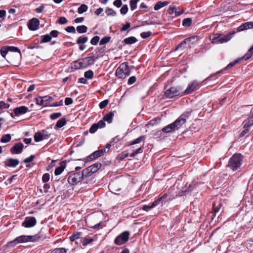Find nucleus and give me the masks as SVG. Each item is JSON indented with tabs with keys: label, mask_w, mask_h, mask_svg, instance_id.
Listing matches in <instances>:
<instances>
[{
	"label": "nucleus",
	"mask_w": 253,
	"mask_h": 253,
	"mask_svg": "<svg viewBox=\"0 0 253 253\" xmlns=\"http://www.w3.org/2000/svg\"><path fill=\"white\" fill-rule=\"evenodd\" d=\"M185 123L183 122V120L180 119L179 117L173 123L163 128L162 130L165 133L173 132L179 129Z\"/></svg>",
	"instance_id": "f03ea898"
},
{
	"label": "nucleus",
	"mask_w": 253,
	"mask_h": 253,
	"mask_svg": "<svg viewBox=\"0 0 253 253\" xmlns=\"http://www.w3.org/2000/svg\"><path fill=\"white\" fill-rule=\"evenodd\" d=\"M128 11V7L126 4L124 5L120 10L122 14H126Z\"/></svg>",
	"instance_id": "864d4df0"
},
{
	"label": "nucleus",
	"mask_w": 253,
	"mask_h": 253,
	"mask_svg": "<svg viewBox=\"0 0 253 253\" xmlns=\"http://www.w3.org/2000/svg\"><path fill=\"white\" fill-rule=\"evenodd\" d=\"M130 232L128 231H126L118 236L114 240V243L116 245L120 246L126 243L129 238Z\"/></svg>",
	"instance_id": "423d86ee"
},
{
	"label": "nucleus",
	"mask_w": 253,
	"mask_h": 253,
	"mask_svg": "<svg viewBox=\"0 0 253 253\" xmlns=\"http://www.w3.org/2000/svg\"><path fill=\"white\" fill-rule=\"evenodd\" d=\"M24 145L22 143H16L10 149V152L12 154H20L22 152Z\"/></svg>",
	"instance_id": "ddd939ff"
},
{
	"label": "nucleus",
	"mask_w": 253,
	"mask_h": 253,
	"mask_svg": "<svg viewBox=\"0 0 253 253\" xmlns=\"http://www.w3.org/2000/svg\"><path fill=\"white\" fill-rule=\"evenodd\" d=\"M81 236V233H76L75 234H74L73 235H72L70 237V240L71 241H74L75 240H76V239H78L80 238Z\"/></svg>",
	"instance_id": "8fccbe9b"
},
{
	"label": "nucleus",
	"mask_w": 253,
	"mask_h": 253,
	"mask_svg": "<svg viewBox=\"0 0 253 253\" xmlns=\"http://www.w3.org/2000/svg\"><path fill=\"white\" fill-rule=\"evenodd\" d=\"M73 99L70 97H67L65 99V104L66 105H69L73 103Z\"/></svg>",
	"instance_id": "69168bd1"
},
{
	"label": "nucleus",
	"mask_w": 253,
	"mask_h": 253,
	"mask_svg": "<svg viewBox=\"0 0 253 253\" xmlns=\"http://www.w3.org/2000/svg\"><path fill=\"white\" fill-rule=\"evenodd\" d=\"M101 156V152H100V151L99 150L93 152L91 155H90L89 158L91 160H94Z\"/></svg>",
	"instance_id": "72a5a7b5"
},
{
	"label": "nucleus",
	"mask_w": 253,
	"mask_h": 253,
	"mask_svg": "<svg viewBox=\"0 0 253 253\" xmlns=\"http://www.w3.org/2000/svg\"><path fill=\"white\" fill-rule=\"evenodd\" d=\"M242 156L240 154L234 155L230 159L228 166L233 170L238 169L241 165Z\"/></svg>",
	"instance_id": "20e7f679"
},
{
	"label": "nucleus",
	"mask_w": 253,
	"mask_h": 253,
	"mask_svg": "<svg viewBox=\"0 0 253 253\" xmlns=\"http://www.w3.org/2000/svg\"><path fill=\"white\" fill-rule=\"evenodd\" d=\"M34 158H35V156L34 155H31L29 157L27 158L26 159H25L24 160V162L25 163H31V162H32L34 160Z\"/></svg>",
	"instance_id": "680f3d73"
},
{
	"label": "nucleus",
	"mask_w": 253,
	"mask_h": 253,
	"mask_svg": "<svg viewBox=\"0 0 253 253\" xmlns=\"http://www.w3.org/2000/svg\"><path fill=\"white\" fill-rule=\"evenodd\" d=\"M50 178V175L48 173H45L43 175L42 180L43 182H46L49 181Z\"/></svg>",
	"instance_id": "13d9d810"
},
{
	"label": "nucleus",
	"mask_w": 253,
	"mask_h": 253,
	"mask_svg": "<svg viewBox=\"0 0 253 253\" xmlns=\"http://www.w3.org/2000/svg\"><path fill=\"white\" fill-rule=\"evenodd\" d=\"M61 115H62V114L60 112L54 113L50 115V118L52 120H55V119L60 117Z\"/></svg>",
	"instance_id": "09e8293b"
},
{
	"label": "nucleus",
	"mask_w": 253,
	"mask_h": 253,
	"mask_svg": "<svg viewBox=\"0 0 253 253\" xmlns=\"http://www.w3.org/2000/svg\"><path fill=\"white\" fill-rule=\"evenodd\" d=\"M94 73L92 70H88L84 74V76L88 79H91L93 77Z\"/></svg>",
	"instance_id": "e433bc0d"
},
{
	"label": "nucleus",
	"mask_w": 253,
	"mask_h": 253,
	"mask_svg": "<svg viewBox=\"0 0 253 253\" xmlns=\"http://www.w3.org/2000/svg\"><path fill=\"white\" fill-rule=\"evenodd\" d=\"M50 253H66V250L64 248H56Z\"/></svg>",
	"instance_id": "a18cd8bd"
},
{
	"label": "nucleus",
	"mask_w": 253,
	"mask_h": 253,
	"mask_svg": "<svg viewBox=\"0 0 253 253\" xmlns=\"http://www.w3.org/2000/svg\"><path fill=\"white\" fill-rule=\"evenodd\" d=\"M152 32L150 31L144 32L141 33L140 36L143 39H146L151 36Z\"/></svg>",
	"instance_id": "49530a36"
},
{
	"label": "nucleus",
	"mask_w": 253,
	"mask_h": 253,
	"mask_svg": "<svg viewBox=\"0 0 253 253\" xmlns=\"http://www.w3.org/2000/svg\"><path fill=\"white\" fill-rule=\"evenodd\" d=\"M253 55V49L251 48L249 49L248 52L244 55V56L242 57V59H244L245 60H248L250 59Z\"/></svg>",
	"instance_id": "c85d7f7f"
},
{
	"label": "nucleus",
	"mask_w": 253,
	"mask_h": 253,
	"mask_svg": "<svg viewBox=\"0 0 253 253\" xmlns=\"http://www.w3.org/2000/svg\"><path fill=\"white\" fill-rule=\"evenodd\" d=\"M137 41L136 38L134 37H130L126 38L124 40V42L127 44H131L135 43Z\"/></svg>",
	"instance_id": "4be33fe9"
},
{
	"label": "nucleus",
	"mask_w": 253,
	"mask_h": 253,
	"mask_svg": "<svg viewBox=\"0 0 253 253\" xmlns=\"http://www.w3.org/2000/svg\"><path fill=\"white\" fill-rule=\"evenodd\" d=\"M142 147H140L139 148L132 151V153L130 154L131 157H134L139 153H142Z\"/></svg>",
	"instance_id": "2f4dec72"
},
{
	"label": "nucleus",
	"mask_w": 253,
	"mask_h": 253,
	"mask_svg": "<svg viewBox=\"0 0 253 253\" xmlns=\"http://www.w3.org/2000/svg\"><path fill=\"white\" fill-rule=\"evenodd\" d=\"M9 51L8 46H3L0 49V54L3 57H5L8 51Z\"/></svg>",
	"instance_id": "a19ab883"
},
{
	"label": "nucleus",
	"mask_w": 253,
	"mask_h": 253,
	"mask_svg": "<svg viewBox=\"0 0 253 253\" xmlns=\"http://www.w3.org/2000/svg\"><path fill=\"white\" fill-rule=\"evenodd\" d=\"M192 24V19L190 18H185L183 20L182 25L185 27H189Z\"/></svg>",
	"instance_id": "58836bf2"
},
{
	"label": "nucleus",
	"mask_w": 253,
	"mask_h": 253,
	"mask_svg": "<svg viewBox=\"0 0 253 253\" xmlns=\"http://www.w3.org/2000/svg\"><path fill=\"white\" fill-rule=\"evenodd\" d=\"M50 133L45 130H42L35 133L34 135V140L38 142L49 138Z\"/></svg>",
	"instance_id": "0eeeda50"
},
{
	"label": "nucleus",
	"mask_w": 253,
	"mask_h": 253,
	"mask_svg": "<svg viewBox=\"0 0 253 253\" xmlns=\"http://www.w3.org/2000/svg\"><path fill=\"white\" fill-rule=\"evenodd\" d=\"M253 55V49L251 48L249 49L248 52L244 55V56L242 57V59H244L245 60H248L250 59Z\"/></svg>",
	"instance_id": "cd10ccee"
},
{
	"label": "nucleus",
	"mask_w": 253,
	"mask_h": 253,
	"mask_svg": "<svg viewBox=\"0 0 253 253\" xmlns=\"http://www.w3.org/2000/svg\"><path fill=\"white\" fill-rule=\"evenodd\" d=\"M253 125V120H249L247 122H245V124L244 125V128H248L249 127L252 126Z\"/></svg>",
	"instance_id": "3c124183"
},
{
	"label": "nucleus",
	"mask_w": 253,
	"mask_h": 253,
	"mask_svg": "<svg viewBox=\"0 0 253 253\" xmlns=\"http://www.w3.org/2000/svg\"><path fill=\"white\" fill-rule=\"evenodd\" d=\"M88 40V38L86 36H81L77 40V42L78 44H82L85 43Z\"/></svg>",
	"instance_id": "c9c22d12"
},
{
	"label": "nucleus",
	"mask_w": 253,
	"mask_h": 253,
	"mask_svg": "<svg viewBox=\"0 0 253 253\" xmlns=\"http://www.w3.org/2000/svg\"><path fill=\"white\" fill-rule=\"evenodd\" d=\"M37 223V220L34 217H27L22 223V226L26 228L34 226Z\"/></svg>",
	"instance_id": "9b49d317"
},
{
	"label": "nucleus",
	"mask_w": 253,
	"mask_h": 253,
	"mask_svg": "<svg viewBox=\"0 0 253 253\" xmlns=\"http://www.w3.org/2000/svg\"><path fill=\"white\" fill-rule=\"evenodd\" d=\"M11 139V136L9 134L3 135L1 138L0 141L2 143H7L9 142Z\"/></svg>",
	"instance_id": "bb28decb"
},
{
	"label": "nucleus",
	"mask_w": 253,
	"mask_h": 253,
	"mask_svg": "<svg viewBox=\"0 0 253 253\" xmlns=\"http://www.w3.org/2000/svg\"><path fill=\"white\" fill-rule=\"evenodd\" d=\"M9 106V104H7L3 101H0V111L1 112L3 109L8 108Z\"/></svg>",
	"instance_id": "37998d69"
},
{
	"label": "nucleus",
	"mask_w": 253,
	"mask_h": 253,
	"mask_svg": "<svg viewBox=\"0 0 253 253\" xmlns=\"http://www.w3.org/2000/svg\"><path fill=\"white\" fill-rule=\"evenodd\" d=\"M145 139V136H140L138 138L135 139L133 141H132L131 143V145H134L137 143H139L143 141H144Z\"/></svg>",
	"instance_id": "79ce46f5"
},
{
	"label": "nucleus",
	"mask_w": 253,
	"mask_h": 253,
	"mask_svg": "<svg viewBox=\"0 0 253 253\" xmlns=\"http://www.w3.org/2000/svg\"><path fill=\"white\" fill-rule=\"evenodd\" d=\"M8 48L9 51H10L17 52L20 53V49L17 47L10 46H8Z\"/></svg>",
	"instance_id": "6e6d98bb"
},
{
	"label": "nucleus",
	"mask_w": 253,
	"mask_h": 253,
	"mask_svg": "<svg viewBox=\"0 0 253 253\" xmlns=\"http://www.w3.org/2000/svg\"><path fill=\"white\" fill-rule=\"evenodd\" d=\"M65 30L69 33H75L76 29L73 26H69L66 28Z\"/></svg>",
	"instance_id": "e2e57ef3"
},
{
	"label": "nucleus",
	"mask_w": 253,
	"mask_h": 253,
	"mask_svg": "<svg viewBox=\"0 0 253 253\" xmlns=\"http://www.w3.org/2000/svg\"><path fill=\"white\" fill-rule=\"evenodd\" d=\"M40 24V21L38 19L33 18L29 21L28 24L29 29L32 31H35L37 29Z\"/></svg>",
	"instance_id": "f8f14e48"
},
{
	"label": "nucleus",
	"mask_w": 253,
	"mask_h": 253,
	"mask_svg": "<svg viewBox=\"0 0 253 253\" xmlns=\"http://www.w3.org/2000/svg\"><path fill=\"white\" fill-rule=\"evenodd\" d=\"M110 40V37H104L100 40V41L99 42V44H100V45H104V44L107 43V42H109Z\"/></svg>",
	"instance_id": "c03bdc74"
},
{
	"label": "nucleus",
	"mask_w": 253,
	"mask_h": 253,
	"mask_svg": "<svg viewBox=\"0 0 253 253\" xmlns=\"http://www.w3.org/2000/svg\"><path fill=\"white\" fill-rule=\"evenodd\" d=\"M139 0H130V7L131 10H135L137 7V3Z\"/></svg>",
	"instance_id": "4c0bfd02"
},
{
	"label": "nucleus",
	"mask_w": 253,
	"mask_h": 253,
	"mask_svg": "<svg viewBox=\"0 0 253 253\" xmlns=\"http://www.w3.org/2000/svg\"><path fill=\"white\" fill-rule=\"evenodd\" d=\"M108 104V100H105L99 104V107L100 109H103L104 107H105L107 104Z\"/></svg>",
	"instance_id": "bf43d9fd"
},
{
	"label": "nucleus",
	"mask_w": 253,
	"mask_h": 253,
	"mask_svg": "<svg viewBox=\"0 0 253 253\" xmlns=\"http://www.w3.org/2000/svg\"><path fill=\"white\" fill-rule=\"evenodd\" d=\"M98 129V126H97V124H94L90 126L89 128V132L91 133H93L95 132Z\"/></svg>",
	"instance_id": "de8ad7c7"
},
{
	"label": "nucleus",
	"mask_w": 253,
	"mask_h": 253,
	"mask_svg": "<svg viewBox=\"0 0 253 253\" xmlns=\"http://www.w3.org/2000/svg\"><path fill=\"white\" fill-rule=\"evenodd\" d=\"M220 34H214L210 37V40L211 41V42L213 43H219V39H220Z\"/></svg>",
	"instance_id": "5701e85b"
},
{
	"label": "nucleus",
	"mask_w": 253,
	"mask_h": 253,
	"mask_svg": "<svg viewBox=\"0 0 253 253\" xmlns=\"http://www.w3.org/2000/svg\"><path fill=\"white\" fill-rule=\"evenodd\" d=\"M214 216H215L216 213L218 212L221 207V204L218 202H214L212 205Z\"/></svg>",
	"instance_id": "393cba45"
},
{
	"label": "nucleus",
	"mask_w": 253,
	"mask_h": 253,
	"mask_svg": "<svg viewBox=\"0 0 253 253\" xmlns=\"http://www.w3.org/2000/svg\"><path fill=\"white\" fill-rule=\"evenodd\" d=\"M235 32L233 31L229 33L227 35L224 36V37H220V39H219V43H223L228 42L231 38V36Z\"/></svg>",
	"instance_id": "6ab92c4d"
},
{
	"label": "nucleus",
	"mask_w": 253,
	"mask_h": 253,
	"mask_svg": "<svg viewBox=\"0 0 253 253\" xmlns=\"http://www.w3.org/2000/svg\"><path fill=\"white\" fill-rule=\"evenodd\" d=\"M5 165L9 167H15L19 164L18 159L9 158L5 162Z\"/></svg>",
	"instance_id": "a211bd4d"
},
{
	"label": "nucleus",
	"mask_w": 253,
	"mask_h": 253,
	"mask_svg": "<svg viewBox=\"0 0 253 253\" xmlns=\"http://www.w3.org/2000/svg\"><path fill=\"white\" fill-rule=\"evenodd\" d=\"M253 28V23L252 22H248L243 23L237 28V32H240L244 30H248Z\"/></svg>",
	"instance_id": "dca6fc26"
},
{
	"label": "nucleus",
	"mask_w": 253,
	"mask_h": 253,
	"mask_svg": "<svg viewBox=\"0 0 253 253\" xmlns=\"http://www.w3.org/2000/svg\"><path fill=\"white\" fill-rule=\"evenodd\" d=\"M97 124V126H98V128H102L105 126L106 124L104 123V121L103 120H100L97 123H95Z\"/></svg>",
	"instance_id": "4d7b16f0"
},
{
	"label": "nucleus",
	"mask_w": 253,
	"mask_h": 253,
	"mask_svg": "<svg viewBox=\"0 0 253 253\" xmlns=\"http://www.w3.org/2000/svg\"><path fill=\"white\" fill-rule=\"evenodd\" d=\"M88 9V6L84 4H82L78 9V12L79 14H82L86 12Z\"/></svg>",
	"instance_id": "c756f323"
},
{
	"label": "nucleus",
	"mask_w": 253,
	"mask_h": 253,
	"mask_svg": "<svg viewBox=\"0 0 253 253\" xmlns=\"http://www.w3.org/2000/svg\"><path fill=\"white\" fill-rule=\"evenodd\" d=\"M114 116V113L112 112H110L106 114L103 118L104 121L107 122L108 123H111L112 122L113 117Z\"/></svg>",
	"instance_id": "aec40b11"
},
{
	"label": "nucleus",
	"mask_w": 253,
	"mask_h": 253,
	"mask_svg": "<svg viewBox=\"0 0 253 253\" xmlns=\"http://www.w3.org/2000/svg\"><path fill=\"white\" fill-rule=\"evenodd\" d=\"M41 38L42 40L41 43L47 42L50 41V40H51V37L49 34H46L45 35L42 36Z\"/></svg>",
	"instance_id": "f704fd0d"
},
{
	"label": "nucleus",
	"mask_w": 253,
	"mask_h": 253,
	"mask_svg": "<svg viewBox=\"0 0 253 253\" xmlns=\"http://www.w3.org/2000/svg\"><path fill=\"white\" fill-rule=\"evenodd\" d=\"M180 94V89L176 87H171L166 90L165 92V96L168 98H172Z\"/></svg>",
	"instance_id": "1a4fd4ad"
},
{
	"label": "nucleus",
	"mask_w": 253,
	"mask_h": 253,
	"mask_svg": "<svg viewBox=\"0 0 253 253\" xmlns=\"http://www.w3.org/2000/svg\"><path fill=\"white\" fill-rule=\"evenodd\" d=\"M169 3L167 1L162 2L159 1L155 5L154 8L155 10H158L160 8L167 5Z\"/></svg>",
	"instance_id": "412c9836"
},
{
	"label": "nucleus",
	"mask_w": 253,
	"mask_h": 253,
	"mask_svg": "<svg viewBox=\"0 0 253 253\" xmlns=\"http://www.w3.org/2000/svg\"><path fill=\"white\" fill-rule=\"evenodd\" d=\"M200 85V83L198 81H194L191 83L187 86V88L184 91V93L186 94H189L192 93L194 90L199 88Z\"/></svg>",
	"instance_id": "9d476101"
},
{
	"label": "nucleus",
	"mask_w": 253,
	"mask_h": 253,
	"mask_svg": "<svg viewBox=\"0 0 253 253\" xmlns=\"http://www.w3.org/2000/svg\"><path fill=\"white\" fill-rule=\"evenodd\" d=\"M65 169L64 166H61L60 167H57L54 171V174L56 175H58L60 174Z\"/></svg>",
	"instance_id": "ea45409f"
},
{
	"label": "nucleus",
	"mask_w": 253,
	"mask_h": 253,
	"mask_svg": "<svg viewBox=\"0 0 253 253\" xmlns=\"http://www.w3.org/2000/svg\"><path fill=\"white\" fill-rule=\"evenodd\" d=\"M93 241V239L90 237L86 236L84 238H82L81 240V242L82 243L83 246H86L88 244L90 243Z\"/></svg>",
	"instance_id": "b1692460"
},
{
	"label": "nucleus",
	"mask_w": 253,
	"mask_h": 253,
	"mask_svg": "<svg viewBox=\"0 0 253 253\" xmlns=\"http://www.w3.org/2000/svg\"><path fill=\"white\" fill-rule=\"evenodd\" d=\"M130 27V23H126L125 25H124L123 27L121 28V31H124L128 29Z\"/></svg>",
	"instance_id": "774afa93"
},
{
	"label": "nucleus",
	"mask_w": 253,
	"mask_h": 253,
	"mask_svg": "<svg viewBox=\"0 0 253 253\" xmlns=\"http://www.w3.org/2000/svg\"><path fill=\"white\" fill-rule=\"evenodd\" d=\"M97 167L95 168V165H92L84 169L82 172H78L73 173L70 175L68 178V181L69 184L72 185H76L81 182L84 176L89 175V173L91 172H93L96 170Z\"/></svg>",
	"instance_id": "f257e3e1"
},
{
	"label": "nucleus",
	"mask_w": 253,
	"mask_h": 253,
	"mask_svg": "<svg viewBox=\"0 0 253 253\" xmlns=\"http://www.w3.org/2000/svg\"><path fill=\"white\" fill-rule=\"evenodd\" d=\"M58 22L60 24H66L67 22V20L64 17H60L58 19Z\"/></svg>",
	"instance_id": "0e129e2a"
},
{
	"label": "nucleus",
	"mask_w": 253,
	"mask_h": 253,
	"mask_svg": "<svg viewBox=\"0 0 253 253\" xmlns=\"http://www.w3.org/2000/svg\"><path fill=\"white\" fill-rule=\"evenodd\" d=\"M40 239V236L38 235L34 236H26L22 235L16 238L14 241L11 242V244L15 243H22L27 242H35Z\"/></svg>",
	"instance_id": "39448f33"
},
{
	"label": "nucleus",
	"mask_w": 253,
	"mask_h": 253,
	"mask_svg": "<svg viewBox=\"0 0 253 253\" xmlns=\"http://www.w3.org/2000/svg\"><path fill=\"white\" fill-rule=\"evenodd\" d=\"M66 124V120L65 118H61L59 120L55 126V128H61L64 126Z\"/></svg>",
	"instance_id": "a878e982"
},
{
	"label": "nucleus",
	"mask_w": 253,
	"mask_h": 253,
	"mask_svg": "<svg viewBox=\"0 0 253 253\" xmlns=\"http://www.w3.org/2000/svg\"><path fill=\"white\" fill-rule=\"evenodd\" d=\"M53 99V97L51 96H40L36 99V104L43 107H45L47 106Z\"/></svg>",
	"instance_id": "6e6552de"
},
{
	"label": "nucleus",
	"mask_w": 253,
	"mask_h": 253,
	"mask_svg": "<svg viewBox=\"0 0 253 253\" xmlns=\"http://www.w3.org/2000/svg\"><path fill=\"white\" fill-rule=\"evenodd\" d=\"M97 58H95L94 56H89L84 58H83V61L84 63L85 68L87 67L88 66L92 65L94 64V61Z\"/></svg>",
	"instance_id": "f3484780"
},
{
	"label": "nucleus",
	"mask_w": 253,
	"mask_h": 253,
	"mask_svg": "<svg viewBox=\"0 0 253 253\" xmlns=\"http://www.w3.org/2000/svg\"><path fill=\"white\" fill-rule=\"evenodd\" d=\"M87 28L85 25L79 26L77 27V31L79 33H84L87 31Z\"/></svg>",
	"instance_id": "473e14b6"
},
{
	"label": "nucleus",
	"mask_w": 253,
	"mask_h": 253,
	"mask_svg": "<svg viewBox=\"0 0 253 253\" xmlns=\"http://www.w3.org/2000/svg\"><path fill=\"white\" fill-rule=\"evenodd\" d=\"M106 13L107 15L115 16L116 15L115 11L112 8H108L106 10Z\"/></svg>",
	"instance_id": "5fc2aeb1"
},
{
	"label": "nucleus",
	"mask_w": 253,
	"mask_h": 253,
	"mask_svg": "<svg viewBox=\"0 0 253 253\" xmlns=\"http://www.w3.org/2000/svg\"><path fill=\"white\" fill-rule=\"evenodd\" d=\"M28 111V108L24 106L16 107L14 109L13 112L16 116L24 114Z\"/></svg>",
	"instance_id": "2eb2a0df"
},
{
	"label": "nucleus",
	"mask_w": 253,
	"mask_h": 253,
	"mask_svg": "<svg viewBox=\"0 0 253 253\" xmlns=\"http://www.w3.org/2000/svg\"><path fill=\"white\" fill-rule=\"evenodd\" d=\"M99 41V37L98 36H95L90 41V43L92 45H96Z\"/></svg>",
	"instance_id": "603ef678"
},
{
	"label": "nucleus",
	"mask_w": 253,
	"mask_h": 253,
	"mask_svg": "<svg viewBox=\"0 0 253 253\" xmlns=\"http://www.w3.org/2000/svg\"><path fill=\"white\" fill-rule=\"evenodd\" d=\"M113 4L117 7H120L121 6L122 2L121 0H115L113 2Z\"/></svg>",
	"instance_id": "338daca9"
},
{
	"label": "nucleus",
	"mask_w": 253,
	"mask_h": 253,
	"mask_svg": "<svg viewBox=\"0 0 253 253\" xmlns=\"http://www.w3.org/2000/svg\"><path fill=\"white\" fill-rule=\"evenodd\" d=\"M176 7L172 6H169L168 9V11L169 14L172 15L173 13H175V12H176Z\"/></svg>",
	"instance_id": "052dcab7"
},
{
	"label": "nucleus",
	"mask_w": 253,
	"mask_h": 253,
	"mask_svg": "<svg viewBox=\"0 0 253 253\" xmlns=\"http://www.w3.org/2000/svg\"><path fill=\"white\" fill-rule=\"evenodd\" d=\"M83 58L78 60L74 61L71 64V68L75 70L80 69L82 68H84V63L83 61Z\"/></svg>",
	"instance_id": "4468645a"
},
{
	"label": "nucleus",
	"mask_w": 253,
	"mask_h": 253,
	"mask_svg": "<svg viewBox=\"0 0 253 253\" xmlns=\"http://www.w3.org/2000/svg\"><path fill=\"white\" fill-rule=\"evenodd\" d=\"M190 114L191 112L186 111L181 115L179 118L180 119L183 120V122L185 123L187 119L190 116Z\"/></svg>",
	"instance_id": "7c9ffc66"
},
{
	"label": "nucleus",
	"mask_w": 253,
	"mask_h": 253,
	"mask_svg": "<svg viewBox=\"0 0 253 253\" xmlns=\"http://www.w3.org/2000/svg\"><path fill=\"white\" fill-rule=\"evenodd\" d=\"M130 74V70L126 62L120 65L116 71V76L120 79H125Z\"/></svg>",
	"instance_id": "7ed1b4c3"
}]
</instances>
